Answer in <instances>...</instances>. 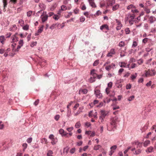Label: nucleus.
I'll return each mask as SVG.
<instances>
[{
	"instance_id": "f257e3e1",
	"label": "nucleus",
	"mask_w": 156,
	"mask_h": 156,
	"mask_svg": "<svg viewBox=\"0 0 156 156\" xmlns=\"http://www.w3.org/2000/svg\"><path fill=\"white\" fill-rule=\"evenodd\" d=\"M118 118L115 117L113 118L112 122L111 123V125L112 126V128H115L116 125V123L118 122Z\"/></svg>"
},
{
	"instance_id": "f03ea898",
	"label": "nucleus",
	"mask_w": 156,
	"mask_h": 156,
	"mask_svg": "<svg viewBox=\"0 0 156 156\" xmlns=\"http://www.w3.org/2000/svg\"><path fill=\"white\" fill-rule=\"evenodd\" d=\"M149 70L151 71H150V72H149L148 71L146 72L145 74L146 76H147V75H149L151 76H153L155 75L156 72L154 70L151 69L150 70Z\"/></svg>"
},
{
	"instance_id": "7ed1b4c3",
	"label": "nucleus",
	"mask_w": 156,
	"mask_h": 156,
	"mask_svg": "<svg viewBox=\"0 0 156 156\" xmlns=\"http://www.w3.org/2000/svg\"><path fill=\"white\" fill-rule=\"evenodd\" d=\"M94 93L96 96L98 98H101L102 95L101 93H100V90H96L94 91Z\"/></svg>"
},
{
	"instance_id": "20e7f679",
	"label": "nucleus",
	"mask_w": 156,
	"mask_h": 156,
	"mask_svg": "<svg viewBox=\"0 0 156 156\" xmlns=\"http://www.w3.org/2000/svg\"><path fill=\"white\" fill-rule=\"evenodd\" d=\"M101 116L100 117V119H102V120H103V118L108 114V112H105L104 110H101Z\"/></svg>"
},
{
	"instance_id": "39448f33",
	"label": "nucleus",
	"mask_w": 156,
	"mask_h": 156,
	"mask_svg": "<svg viewBox=\"0 0 156 156\" xmlns=\"http://www.w3.org/2000/svg\"><path fill=\"white\" fill-rule=\"evenodd\" d=\"M149 20L150 21V23L152 24L156 21V19L153 16H151L149 17Z\"/></svg>"
},
{
	"instance_id": "423d86ee",
	"label": "nucleus",
	"mask_w": 156,
	"mask_h": 156,
	"mask_svg": "<svg viewBox=\"0 0 156 156\" xmlns=\"http://www.w3.org/2000/svg\"><path fill=\"white\" fill-rule=\"evenodd\" d=\"M51 140V143L52 144H55L57 142V139L56 137H49Z\"/></svg>"
},
{
	"instance_id": "0eeeda50",
	"label": "nucleus",
	"mask_w": 156,
	"mask_h": 156,
	"mask_svg": "<svg viewBox=\"0 0 156 156\" xmlns=\"http://www.w3.org/2000/svg\"><path fill=\"white\" fill-rule=\"evenodd\" d=\"M132 144L133 145L135 144L137 146V147H142V143L139 142L138 141H135L134 142H132Z\"/></svg>"
},
{
	"instance_id": "6e6552de",
	"label": "nucleus",
	"mask_w": 156,
	"mask_h": 156,
	"mask_svg": "<svg viewBox=\"0 0 156 156\" xmlns=\"http://www.w3.org/2000/svg\"><path fill=\"white\" fill-rule=\"evenodd\" d=\"M90 5L92 7H96V5L94 2V0H88Z\"/></svg>"
},
{
	"instance_id": "1a4fd4ad",
	"label": "nucleus",
	"mask_w": 156,
	"mask_h": 156,
	"mask_svg": "<svg viewBox=\"0 0 156 156\" xmlns=\"http://www.w3.org/2000/svg\"><path fill=\"white\" fill-rule=\"evenodd\" d=\"M115 3V1L113 0L109 1L107 3V6L106 8L110 6H112Z\"/></svg>"
},
{
	"instance_id": "9d476101",
	"label": "nucleus",
	"mask_w": 156,
	"mask_h": 156,
	"mask_svg": "<svg viewBox=\"0 0 156 156\" xmlns=\"http://www.w3.org/2000/svg\"><path fill=\"white\" fill-rule=\"evenodd\" d=\"M105 28L107 30H109L108 26L107 24L103 25L100 27V29L101 30H102Z\"/></svg>"
},
{
	"instance_id": "9b49d317",
	"label": "nucleus",
	"mask_w": 156,
	"mask_h": 156,
	"mask_svg": "<svg viewBox=\"0 0 156 156\" xmlns=\"http://www.w3.org/2000/svg\"><path fill=\"white\" fill-rule=\"evenodd\" d=\"M150 143V141L149 140H146L143 143V145L145 147L148 146Z\"/></svg>"
},
{
	"instance_id": "f8f14e48",
	"label": "nucleus",
	"mask_w": 156,
	"mask_h": 156,
	"mask_svg": "<svg viewBox=\"0 0 156 156\" xmlns=\"http://www.w3.org/2000/svg\"><path fill=\"white\" fill-rule=\"evenodd\" d=\"M59 133L62 135H66V133L65 132L64 130L62 129H61L59 130Z\"/></svg>"
},
{
	"instance_id": "ddd939ff",
	"label": "nucleus",
	"mask_w": 156,
	"mask_h": 156,
	"mask_svg": "<svg viewBox=\"0 0 156 156\" xmlns=\"http://www.w3.org/2000/svg\"><path fill=\"white\" fill-rule=\"evenodd\" d=\"M119 65L120 64V67H126V63L125 62H120L119 63Z\"/></svg>"
},
{
	"instance_id": "4468645a",
	"label": "nucleus",
	"mask_w": 156,
	"mask_h": 156,
	"mask_svg": "<svg viewBox=\"0 0 156 156\" xmlns=\"http://www.w3.org/2000/svg\"><path fill=\"white\" fill-rule=\"evenodd\" d=\"M17 34V33H16V34L15 35H14L13 36V37H12V41H14V40L15 41H18V38L17 37H16V34Z\"/></svg>"
},
{
	"instance_id": "2eb2a0df",
	"label": "nucleus",
	"mask_w": 156,
	"mask_h": 156,
	"mask_svg": "<svg viewBox=\"0 0 156 156\" xmlns=\"http://www.w3.org/2000/svg\"><path fill=\"white\" fill-rule=\"evenodd\" d=\"M48 16V15H46L42 18V21L43 23L44 22L47 20Z\"/></svg>"
},
{
	"instance_id": "dca6fc26",
	"label": "nucleus",
	"mask_w": 156,
	"mask_h": 156,
	"mask_svg": "<svg viewBox=\"0 0 156 156\" xmlns=\"http://www.w3.org/2000/svg\"><path fill=\"white\" fill-rule=\"evenodd\" d=\"M60 14H59L58 15L55 14L53 16V18L56 20H58L59 18Z\"/></svg>"
},
{
	"instance_id": "f3484780",
	"label": "nucleus",
	"mask_w": 156,
	"mask_h": 156,
	"mask_svg": "<svg viewBox=\"0 0 156 156\" xmlns=\"http://www.w3.org/2000/svg\"><path fill=\"white\" fill-rule=\"evenodd\" d=\"M5 40V37L4 36H0V41L2 44L4 43Z\"/></svg>"
},
{
	"instance_id": "a211bd4d",
	"label": "nucleus",
	"mask_w": 156,
	"mask_h": 156,
	"mask_svg": "<svg viewBox=\"0 0 156 156\" xmlns=\"http://www.w3.org/2000/svg\"><path fill=\"white\" fill-rule=\"evenodd\" d=\"M17 29V27L16 25H13L12 26V27L10 28V30L12 31H15Z\"/></svg>"
},
{
	"instance_id": "6ab92c4d",
	"label": "nucleus",
	"mask_w": 156,
	"mask_h": 156,
	"mask_svg": "<svg viewBox=\"0 0 156 156\" xmlns=\"http://www.w3.org/2000/svg\"><path fill=\"white\" fill-rule=\"evenodd\" d=\"M153 149V148L151 146L149 147L146 150V151L150 153L152 151Z\"/></svg>"
},
{
	"instance_id": "aec40b11",
	"label": "nucleus",
	"mask_w": 156,
	"mask_h": 156,
	"mask_svg": "<svg viewBox=\"0 0 156 156\" xmlns=\"http://www.w3.org/2000/svg\"><path fill=\"white\" fill-rule=\"evenodd\" d=\"M119 5L118 4H116L113 7L112 10L113 11H115L117 9L119 8Z\"/></svg>"
},
{
	"instance_id": "412c9836",
	"label": "nucleus",
	"mask_w": 156,
	"mask_h": 156,
	"mask_svg": "<svg viewBox=\"0 0 156 156\" xmlns=\"http://www.w3.org/2000/svg\"><path fill=\"white\" fill-rule=\"evenodd\" d=\"M101 148V146L100 145H97L95 146L94 147V150H97Z\"/></svg>"
},
{
	"instance_id": "4be33fe9",
	"label": "nucleus",
	"mask_w": 156,
	"mask_h": 156,
	"mask_svg": "<svg viewBox=\"0 0 156 156\" xmlns=\"http://www.w3.org/2000/svg\"><path fill=\"white\" fill-rule=\"evenodd\" d=\"M23 46V45H18L16 49H15L13 52H18L19 51V50L21 48L22 46Z\"/></svg>"
},
{
	"instance_id": "5701e85b",
	"label": "nucleus",
	"mask_w": 156,
	"mask_h": 156,
	"mask_svg": "<svg viewBox=\"0 0 156 156\" xmlns=\"http://www.w3.org/2000/svg\"><path fill=\"white\" fill-rule=\"evenodd\" d=\"M3 4L4 8H5L7 5V0H3Z\"/></svg>"
},
{
	"instance_id": "b1692460",
	"label": "nucleus",
	"mask_w": 156,
	"mask_h": 156,
	"mask_svg": "<svg viewBox=\"0 0 156 156\" xmlns=\"http://www.w3.org/2000/svg\"><path fill=\"white\" fill-rule=\"evenodd\" d=\"M53 153L52 151L49 150L48 151V153L47 154V156H53L52 155Z\"/></svg>"
},
{
	"instance_id": "393cba45",
	"label": "nucleus",
	"mask_w": 156,
	"mask_h": 156,
	"mask_svg": "<svg viewBox=\"0 0 156 156\" xmlns=\"http://www.w3.org/2000/svg\"><path fill=\"white\" fill-rule=\"evenodd\" d=\"M135 75L136 76L134 75H131V78L132 80H133L135 78H136L137 76V73H135Z\"/></svg>"
},
{
	"instance_id": "a878e982",
	"label": "nucleus",
	"mask_w": 156,
	"mask_h": 156,
	"mask_svg": "<svg viewBox=\"0 0 156 156\" xmlns=\"http://www.w3.org/2000/svg\"><path fill=\"white\" fill-rule=\"evenodd\" d=\"M81 126V124L80 123V122H77L75 125V126L76 128H79Z\"/></svg>"
},
{
	"instance_id": "bb28decb",
	"label": "nucleus",
	"mask_w": 156,
	"mask_h": 156,
	"mask_svg": "<svg viewBox=\"0 0 156 156\" xmlns=\"http://www.w3.org/2000/svg\"><path fill=\"white\" fill-rule=\"evenodd\" d=\"M69 150V148L68 147H66L64 148L63 151V153H66L67 154Z\"/></svg>"
},
{
	"instance_id": "cd10ccee",
	"label": "nucleus",
	"mask_w": 156,
	"mask_h": 156,
	"mask_svg": "<svg viewBox=\"0 0 156 156\" xmlns=\"http://www.w3.org/2000/svg\"><path fill=\"white\" fill-rule=\"evenodd\" d=\"M44 26L42 25V26L40 27L39 29L37 30V32L38 33H41V32L43 30V28L44 27Z\"/></svg>"
},
{
	"instance_id": "c85d7f7f",
	"label": "nucleus",
	"mask_w": 156,
	"mask_h": 156,
	"mask_svg": "<svg viewBox=\"0 0 156 156\" xmlns=\"http://www.w3.org/2000/svg\"><path fill=\"white\" fill-rule=\"evenodd\" d=\"M23 29L24 30H28L29 29V26L28 25H26L23 27Z\"/></svg>"
},
{
	"instance_id": "c756f323",
	"label": "nucleus",
	"mask_w": 156,
	"mask_h": 156,
	"mask_svg": "<svg viewBox=\"0 0 156 156\" xmlns=\"http://www.w3.org/2000/svg\"><path fill=\"white\" fill-rule=\"evenodd\" d=\"M132 8H135L136 7L135 6H133V5L131 4L127 7V9L129 10Z\"/></svg>"
},
{
	"instance_id": "7c9ffc66",
	"label": "nucleus",
	"mask_w": 156,
	"mask_h": 156,
	"mask_svg": "<svg viewBox=\"0 0 156 156\" xmlns=\"http://www.w3.org/2000/svg\"><path fill=\"white\" fill-rule=\"evenodd\" d=\"M125 43L123 41H121L119 43V45L120 47H123L125 45Z\"/></svg>"
},
{
	"instance_id": "2f4dec72",
	"label": "nucleus",
	"mask_w": 156,
	"mask_h": 156,
	"mask_svg": "<svg viewBox=\"0 0 156 156\" xmlns=\"http://www.w3.org/2000/svg\"><path fill=\"white\" fill-rule=\"evenodd\" d=\"M141 152V150L140 149H139L135 151L134 154H138L140 153Z\"/></svg>"
},
{
	"instance_id": "473e14b6",
	"label": "nucleus",
	"mask_w": 156,
	"mask_h": 156,
	"mask_svg": "<svg viewBox=\"0 0 156 156\" xmlns=\"http://www.w3.org/2000/svg\"><path fill=\"white\" fill-rule=\"evenodd\" d=\"M140 16H139L135 19L134 21L135 23H138L140 20Z\"/></svg>"
},
{
	"instance_id": "72a5a7b5",
	"label": "nucleus",
	"mask_w": 156,
	"mask_h": 156,
	"mask_svg": "<svg viewBox=\"0 0 156 156\" xmlns=\"http://www.w3.org/2000/svg\"><path fill=\"white\" fill-rule=\"evenodd\" d=\"M99 63V60H96L95 61L93 64V66H96Z\"/></svg>"
},
{
	"instance_id": "f704fd0d",
	"label": "nucleus",
	"mask_w": 156,
	"mask_h": 156,
	"mask_svg": "<svg viewBox=\"0 0 156 156\" xmlns=\"http://www.w3.org/2000/svg\"><path fill=\"white\" fill-rule=\"evenodd\" d=\"M18 23L21 26H22L23 24H24V22L23 20H19Z\"/></svg>"
},
{
	"instance_id": "c9c22d12",
	"label": "nucleus",
	"mask_w": 156,
	"mask_h": 156,
	"mask_svg": "<svg viewBox=\"0 0 156 156\" xmlns=\"http://www.w3.org/2000/svg\"><path fill=\"white\" fill-rule=\"evenodd\" d=\"M67 9V8L65 5H62L61 6V10L62 11L65 10Z\"/></svg>"
},
{
	"instance_id": "e433bc0d",
	"label": "nucleus",
	"mask_w": 156,
	"mask_h": 156,
	"mask_svg": "<svg viewBox=\"0 0 156 156\" xmlns=\"http://www.w3.org/2000/svg\"><path fill=\"white\" fill-rule=\"evenodd\" d=\"M112 106H113V109L114 110L119 108V107L118 106L115 105H112Z\"/></svg>"
},
{
	"instance_id": "4c0bfd02",
	"label": "nucleus",
	"mask_w": 156,
	"mask_h": 156,
	"mask_svg": "<svg viewBox=\"0 0 156 156\" xmlns=\"http://www.w3.org/2000/svg\"><path fill=\"white\" fill-rule=\"evenodd\" d=\"M134 95H132L128 99V101H130L133 100L134 99Z\"/></svg>"
},
{
	"instance_id": "58836bf2",
	"label": "nucleus",
	"mask_w": 156,
	"mask_h": 156,
	"mask_svg": "<svg viewBox=\"0 0 156 156\" xmlns=\"http://www.w3.org/2000/svg\"><path fill=\"white\" fill-rule=\"evenodd\" d=\"M125 31L126 34H129L130 32L129 29L128 28H126L125 30Z\"/></svg>"
},
{
	"instance_id": "ea45409f",
	"label": "nucleus",
	"mask_w": 156,
	"mask_h": 156,
	"mask_svg": "<svg viewBox=\"0 0 156 156\" xmlns=\"http://www.w3.org/2000/svg\"><path fill=\"white\" fill-rule=\"evenodd\" d=\"M37 42L36 41L32 42L31 43L30 46L31 47H33L34 46H36L37 44Z\"/></svg>"
},
{
	"instance_id": "a19ab883",
	"label": "nucleus",
	"mask_w": 156,
	"mask_h": 156,
	"mask_svg": "<svg viewBox=\"0 0 156 156\" xmlns=\"http://www.w3.org/2000/svg\"><path fill=\"white\" fill-rule=\"evenodd\" d=\"M131 87V85L130 84H127L126 86V88L127 89H130Z\"/></svg>"
},
{
	"instance_id": "79ce46f5",
	"label": "nucleus",
	"mask_w": 156,
	"mask_h": 156,
	"mask_svg": "<svg viewBox=\"0 0 156 156\" xmlns=\"http://www.w3.org/2000/svg\"><path fill=\"white\" fill-rule=\"evenodd\" d=\"M148 128L147 126V125H145L141 129L142 132L143 131H144L146 130Z\"/></svg>"
},
{
	"instance_id": "37998d69",
	"label": "nucleus",
	"mask_w": 156,
	"mask_h": 156,
	"mask_svg": "<svg viewBox=\"0 0 156 156\" xmlns=\"http://www.w3.org/2000/svg\"><path fill=\"white\" fill-rule=\"evenodd\" d=\"M55 26H56L57 28L58 29H60L61 27V24L60 23H56L55 25Z\"/></svg>"
},
{
	"instance_id": "c03bdc74",
	"label": "nucleus",
	"mask_w": 156,
	"mask_h": 156,
	"mask_svg": "<svg viewBox=\"0 0 156 156\" xmlns=\"http://www.w3.org/2000/svg\"><path fill=\"white\" fill-rule=\"evenodd\" d=\"M127 16H129V18H130L132 20H133L135 18V17H134V16H131V15H130V14H128L127 15Z\"/></svg>"
},
{
	"instance_id": "a18cd8bd",
	"label": "nucleus",
	"mask_w": 156,
	"mask_h": 156,
	"mask_svg": "<svg viewBox=\"0 0 156 156\" xmlns=\"http://www.w3.org/2000/svg\"><path fill=\"white\" fill-rule=\"evenodd\" d=\"M148 38H145L143 40L142 42L143 43L145 44L148 41Z\"/></svg>"
},
{
	"instance_id": "49530a36",
	"label": "nucleus",
	"mask_w": 156,
	"mask_h": 156,
	"mask_svg": "<svg viewBox=\"0 0 156 156\" xmlns=\"http://www.w3.org/2000/svg\"><path fill=\"white\" fill-rule=\"evenodd\" d=\"M85 20V19L84 17H83V16L80 17V21L81 22H84V21Z\"/></svg>"
},
{
	"instance_id": "de8ad7c7",
	"label": "nucleus",
	"mask_w": 156,
	"mask_h": 156,
	"mask_svg": "<svg viewBox=\"0 0 156 156\" xmlns=\"http://www.w3.org/2000/svg\"><path fill=\"white\" fill-rule=\"evenodd\" d=\"M16 45V43H14V44H12L11 45L12 47V51L13 52L14 51V50L15 49V48Z\"/></svg>"
},
{
	"instance_id": "09e8293b",
	"label": "nucleus",
	"mask_w": 156,
	"mask_h": 156,
	"mask_svg": "<svg viewBox=\"0 0 156 156\" xmlns=\"http://www.w3.org/2000/svg\"><path fill=\"white\" fill-rule=\"evenodd\" d=\"M73 129V127H70L68 128H67V130L69 132H70Z\"/></svg>"
},
{
	"instance_id": "8fccbe9b",
	"label": "nucleus",
	"mask_w": 156,
	"mask_h": 156,
	"mask_svg": "<svg viewBox=\"0 0 156 156\" xmlns=\"http://www.w3.org/2000/svg\"><path fill=\"white\" fill-rule=\"evenodd\" d=\"M59 115H55V119L56 120V121H58L59 118Z\"/></svg>"
},
{
	"instance_id": "3c124183",
	"label": "nucleus",
	"mask_w": 156,
	"mask_h": 156,
	"mask_svg": "<svg viewBox=\"0 0 156 156\" xmlns=\"http://www.w3.org/2000/svg\"><path fill=\"white\" fill-rule=\"evenodd\" d=\"M4 127V125L2 124V121H0V129H2Z\"/></svg>"
},
{
	"instance_id": "603ef678",
	"label": "nucleus",
	"mask_w": 156,
	"mask_h": 156,
	"mask_svg": "<svg viewBox=\"0 0 156 156\" xmlns=\"http://www.w3.org/2000/svg\"><path fill=\"white\" fill-rule=\"evenodd\" d=\"M32 13V11H30L28 12L27 13V16H31V14Z\"/></svg>"
},
{
	"instance_id": "864d4df0",
	"label": "nucleus",
	"mask_w": 156,
	"mask_h": 156,
	"mask_svg": "<svg viewBox=\"0 0 156 156\" xmlns=\"http://www.w3.org/2000/svg\"><path fill=\"white\" fill-rule=\"evenodd\" d=\"M137 44L136 41H134L133 42L132 44V47H136L137 46Z\"/></svg>"
},
{
	"instance_id": "5fc2aeb1",
	"label": "nucleus",
	"mask_w": 156,
	"mask_h": 156,
	"mask_svg": "<svg viewBox=\"0 0 156 156\" xmlns=\"http://www.w3.org/2000/svg\"><path fill=\"white\" fill-rule=\"evenodd\" d=\"M143 62V60L142 59H140L138 61L137 63L139 65L141 64Z\"/></svg>"
},
{
	"instance_id": "6e6d98bb",
	"label": "nucleus",
	"mask_w": 156,
	"mask_h": 156,
	"mask_svg": "<svg viewBox=\"0 0 156 156\" xmlns=\"http://www.w3.org/2000/svg\"><path fill=\"white\" fill-rule=\"evenodd\" d=\"M31 34H30L28 35L27 36V40L28 41H29L31 39Z\"/></svg>"
},
{
	"instance_id": "4d7b16f0",
	"label": "nucleus",
	"mask_w": 156,
	"mask_h": 156,
	"mask_svg": "<svg viewBox=\"0 0 156 156\" xmlns=\"http://www.w3.org/2000/svg\"><path fill=\"white\" fill-rule=\"evenodd\" d=\"M122 27V25L118 26L116 27V29L117 30H120Z\"/></svg>"
},
{
	"instance_id": "13d9d810",
	"label": "nucleus",
	"mask_w": 156,
	"mask_h": 156,
	"mask_svg": "<svg viewBox=\"0 0 156 156\" xmlns=\"http://www.w3.org/2000/svg\"><path fill=\"white\" fill-rule=\"evenodd\" d=\"M117 148V146L116 145H114L111 147L110 149L111 150H115Z\"/></svg>"
},
{
	"instance_id": "bf43d9fd",
	"label": "nucleus",
	"mask_w": 156,
	"mask_h": 156,
	"mask_svg": "<svg viewBox=\"0 0 156 156\" xmlns=\"http://www.w3.org/2000/svg\"><path fill=\"white\" fill-rule=\"evenodd\" d=\"M136 66V64L135 63H132V66L130 68H131V69H133Z\"/></svg>"
},
{
	"instance_id": "052dcab7",
	"label": "nucleus",
	"mask_w": 156,
	"mask_h": 156,
	"mask_svg": "<svg viewBox=\"0 0 156 156\" xmlns=\"http://www.w3.org/2000/svg\"><path fill=\"white\" fill-rule=\"evenodd\" d=\"M152 82L151 81H149V82L147 83L146 86L147 87H149L151 85Z\"/></svg>"
},
{
	"instance_id": "680f3d73",
	"label": "nucleus",
	"mask_w": 156,
	"mask_h": 156,
	"mask_svg": "<svg viewBox=\"0 0 156 156\" xmlns=\"http://www.w3.org/2000/svg\"><path fill=\"white\" fill-rule=\"evenodd\" d=\"M12 34V33H9L6 35V37L7 38H9Z\"/></svg>"
},
{
	"instance_id": "e2e57ef3",
	"label": "nucleus",
	"mask_w": 156,
	"mask_h": 156,
	"mask_svg": "<svg viewBox=\"0 0 156 156\" xmlns=\"http://www.w3.org/2000/svg\"><path fill=\"white\" fill-rule=\"evenodd\" d=\"M105 69L107 71H109L110 69H111V66H110L109 65L107 66H106L105 68Z\"/></svg>"
},
{
	"instance_id": "0e129e2a",
	"label": "nucleus",
	"mask_w": 156,
	"mask_h": 156,
	"mask_svg": "<svg viewBox=\"0 0 156 156\" xmlns=\"http://www.w3.org/2000/svg\"><path fill=\"white\" fill-rule=\"evenodd\" d=\"M112 82H110L108 84V87H112Z\"/></svg>"
},
{
	"instance_id": "69168bd1",
	"label": "nucleus",
	"mask_w": 156,
	"mask_h": 156,
	"mask_svg": "<svg viewBox=\"0 0 156 156\" xmlns=\"http://www.w3.org/2000/svg\"><path fill=\"white\" fill-rule=\"evenodd\" d=\"M77 145L79 146H81L82 143H83V142L81 141H78L77 142Z\"/></svg>"
},
{
	"instance_id": "338daca9",
	"label": "nucleus",
	"mask_w": 156,
	"mask_h": 156,
	"mask_svg": "<svg viewBox=\"0 0 156 156\" xmlns=\"http://www.w3.org/2000/svg\"><path fill=\"white\" fill-rule=\"evenodd\" d=\"M82 92L83 93V94H86L87 92V90L86 89H84L82 90Z\"/></svg>"
},
{
	"instance_id": "774afa93",
	"label": "nucleus",
	"mask_w": 156,
	"mask_h": 156,
	"mask_svg": "<svg viewBox=\"0 0 156 156\" xmlns=\"http://www.w3.org/2000/svg\"><path fill=\"white\" fill-rule=\"evenodd\" d=\"M32 140V138L31 137H30L27 139V142L28 143H30L31 142Z\"/></svg>"
}]
</instances>
